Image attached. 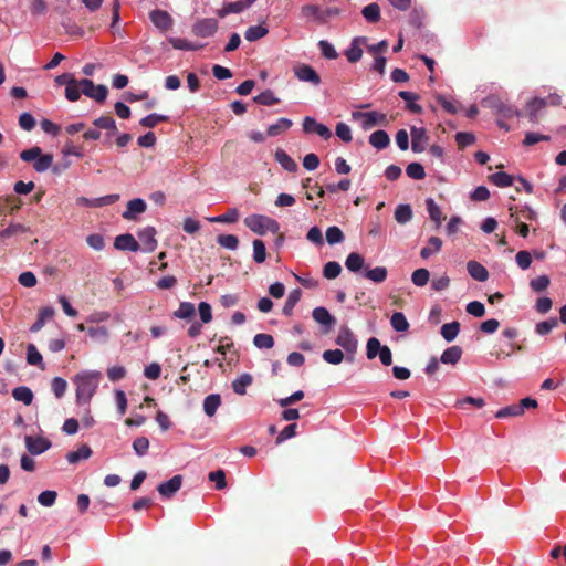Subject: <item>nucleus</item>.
<instances>
[{
    "label": "nucleus",
    "instance_id": "obj_1",
    "mask_svg": "<svg viewBox=\"0 0 566 566\" xmlns=\"http://www.w3.org/2000/svg\"><path fill=\"white\" fill-rule=\"evenodd\" d=\"M101 378L102 374L97 370H84L74 376L73 382L76 385L77 403L90 402L97 390Z\"/></svg>",
    "mask_w": 566,
    "mask_h": 566
},
{
    "label": "nucleus",
    "instance_id": "obj_2",
    "mask_svg": "<svg viewBox=\"0 0 566 566\" xmlns=\"http://www.w3.org/2000/svg\"><path fill=\"white\" fill-rule=\"evenodd\" d=\"M243 222L245 227L259 235H264L266 232L277 233L280 230L279 222L264 214H251Z\"/></svg>",
    "mask_w": 566,
    "mask_h": 566
},
{
    "label": "nucleus",
    "instance_id": "obj_3",
    "mask_svg": "<svg viewBox=\"0 0 566 566\" xmlns=\"http://www.w3.org/2000/svg\"><path fill=\"white\" fill-rule=\"evenodd\" d=\"M488 102L497 116V125L505 130H509L510 127L504 123V119L521 116V112L514 105L506 104L500 98L491 97Z\"/></svg>",
    "mask_w": 566,
    "mask_h": 566
},
{
    "label": "nucleus",
    "instance_id": "obj_4",
    "mask_svg": "<svg viewBox=\"0 0 566 566\" xmlns=\"http://www.w3.org/2000/svg\"><path fill=\"white\" fill-rule=\"evenodd\" d=\"M356 272H361L364 277L377 284L385 282L388 275V271L385 266H376L374 269L366 266L364 258L357 253Z\"/></svg>",
    "mask_w": 566,
    "mask_h": 566
},
{
    "label": "nucleus",
    "instance_id": "obj_5",
    "mask_svg": "<svg viewBox=\"0 0 566 566\" xmlns=\"http://www.w3.org/2000/svg\"><path fill=\"white\" fill-rule=\"evenodd\" d=\"M367 358L374 359L377 355L380 358V361L385 366H390L392 364V354L388 346H381L380 342L376 337H371L367 342Z\"/></svg>",
    "mask_w": 566,
    "mask_h": 566
},
{
    "label": "nucleus",
    "instance_id": "obj_6",
    "mask_svg": "<svg viewBox=\"0 0 566 566\" xmlns=\"http://www.w3.org/2000/svg\"><path fill=\"white\" fill-rule=\"evenodd\" d=\"M356 120H359L360 126L365 130H369L376 126H387L389 120L387 115L380 112H356Z\"/></svg>",
    "mask_w": 566,
    "mask_h": 566
},
{
    "label": "nucleus",
    "instance_id": "obj_7",
    "mask_svg": "<svg viewBox=\"0 0 566 566\" xmlns=\"http://www.w3.org/2000/svg\"><path fill=\"white\" fill-rule=\"evenodd\" d=\"M80 85L81 91L85 96L93 98L98 103H103L107 97L108 90L103 84L95 85L93 81L83 78L80 80Z\"/></svg>",
    "mask_w": 566,
    "mask_h": 566
},
{
    "label": "nucleus",
    "instance_id": "obj_8",
    "mask_svg": "<svg viewBox=\"0 0 566 566\" xmlns=\"http://www.w3.org/2000/svg\"><path fill=\"white\" fill-rule=\"evenodd\" d=\"M217 30L218 21L212 18L200 19L192 25V33L200 38L211 36Z\"/></svg>",
    "mask_w": 566,
    "mask_h": 566
},
{
    "label": "nucleus",
    "instance_id": "obj_9",
    "mask_svg": "<svg viewBox=\"0 0 566 566\" xmlns=\"http://www.w3.org/2000/svg\"><path fill=\"white\" fill-rule=\"evenodd\" d=\"M303 130L306 134H317L319 137L324 138L325 140H327L332 137V132L327 126L316 122L315 118L310 117V116L305 117L303 120Z\"/></svg>",
    "mask_w": 566,
    "mask_h": 566
},
{
    "label": "nucleus",
    "instance_id": "obj_10",
    "mask_svg": "<svg viewBox=\"0 0 566 566\" xmlns=\"http://www.w3.org/2000/svg\"><path fill=\"white\" fill-rule=\"evenodd\" d=\"M312 316L316 323L322 325V333L327 334L331 332L333 326L336 324L335 317H333L325 307H315L312 312Z\"/></svg>",
    "mask_w": 566,
    "mask_h": 566
},
{
    "label": "nucleus",
    "instance_id": "obj_11",
    "mask_svg": "<svg viewBox=\"0 0 566 566\" xmlns=\"http://www.w3.org/2000/svg\"><path fill=\"white\" fill-rule=\"evenodd\" d=\"M150 21L155 24L157 29L161 32L168 31L172 27V18L165 10H153L149 13Z\"/></svg>",
    "mask_w": 566,
    "mask_h": 566
},
{
    "label": "nucleus",
    "instance_id": "obj_12",
    "mask_svg": "<svg viewBox=\"0 0 566 566\" xmlns=\"http://www.w3.org/2000/svg\"><path fill=\"white\" fill-rule=\"evenodd\" d=\"M182 484V476L177 474L174 475L170 480L160 483L157 486V491L163 497H171L175 493H177Z\"/></svg>",
    "mask_w": 566,
    "mask_h": 566
},
{
    "label": "nucleus",
    "instance_id": "obj_13",
    "mask_svg": "<svg viewBox=\"0 0 566 566\" xmlns=\"http://www.w3.org/2000/svg\"><path fill=\"white\" fill-rule=\"evenodd\" d=\"M25 446L30 453L41 454L51 447V442L43 437H25Z\"/></svg>",
    "mask_w": 566,
    "mask_h": 566
},
{
    "label": "nucleus",
    "instance_id": "obj_14",
    "mask_svg": "<svg viewBox=\"0 0 566 566\" xmlns=\"http://www.w3.org/2000/svg\"><path fill=\"white\" fill-rule=\"evenodd\" d=\"M114 247L117 250L133 251V252L138 251L140 248L138 241L130 233L117 235L114 241Z\"/></svg>",
    "mask_w": 566,
    "mask_h": 566
},
{
    "label": "nucleus",
    "instance_id": "obj_15",
    "mask_svg": "<svg viewBox=\"0 0 566 566\" xmlns=\"http://www.w3.org/2000/svg\"><path fill=\"white\" fill-rule=\"evenodd\" d=\"M137 235L146 252H153L156 249L157 241L155 239L156 230L154 227L149 226L139 230Z\"/></svg>",
    "mask_w": 566,
    "mask_h": 566
},
{
    "label": "nucleus",
    "instance_id": "obj_16",
    "mask_svg": "<svg viewBox=\"0 0 566 566\" xmlns=\"http://www.w3.org/2000/svg\"><path fill=\"white\" fill-rule=\"evenodd\" d=\"M147 209L145 200L140 198L128 201L127 209L123 212L122 217L126 220H136V216L144 213Z\"/></svg>",
    "mask_w": 566,
    "mask_h": 566
},
{
    "label": "nucleus",
    "instance_id": "obj_17",
    "mask_svg": "<svg viewBox=\"0 0 566 566\" xmlns=\"http://www.w3.org/2000/svg\"><path fill=\"white\" fill-rule=\"evenodd\" d=\"M295 75L300 81L310 82L314 85L321 83V77L317 72L310 65L303 64L295 69Z\"/></svg>",
    "mask_w": 566,
    "mask_h": 566
},
{
    "label": "nucleus",
    "instance_id": "obj_18",
    "mask_svg": "<svg viewBox=\"0 0 566 566\" xmlns=\"http://www.w3.org/2000/svg\"><path fill=\"white\" fill-rule=\"evenodd\" d=\"M302 18L307 21H314L317 23H325L323 9L316 4H305L301 8Z\"/></svg>",
    "mask_w": 566,
    "mask_h": 566
},
{
    "label": "nucleus",
    "instance_id": "obj_19",
    "mask_svg": "<svg viewBox=\"0 0 566 566\" xmlns=\"http://www.w3.org/2000/svg\"><path fill=\"white\" fill-rule=\"evenodd\" d=\"M411 148L415 153H422L424 150V143L428 140L427 132L424 128L411 127Z\"/></svg>",
    "mask_w": 566,
    "mask_h": 566
},
{
    "label": "nucleus",
    "instance_id": "obj_20",
    "mask_svg": "<svg viewBox=\"0 0 566 566\" xmlns=\"http://www.w3.org/2000/svg\"><path fill=\"white\" fill-rule=\"evenodd\" d=\"M255 0H240L235 2H229L223 6L222 9L218 11V15L220 18H224L230 13H239L242 12L245 8L250 7Z\"/></svg>",
    "mask_w": 566,
    "mask_h": 566
},
{
    "label": "nucleus",
    "instance_id": "obj_21",
    "mask_svg": "<svg viewBox=\"0 0 566 566\" xmlns=\"http://www.w3.org/2000/svg\"><path fill=\"white\" fill-rule=\"evenodd\" d=\"M547 105V101L545 98H534L527 104V115L528 119L532 123H537L539 119V112L544 109Z\"/></svg>",
    "mask_w": 566,
    "mask_h": 566
},
{
    "label": "nucleus",
    "instance_id": "obj_22",
    "mask_svg": "<svg viewBox=\"0 0 566 566\" xmlns=\"http://www.w3.org/2000/svg\"><path fill=\"white\" fill-rule=\"evenodd\" d=\"M467 269L471 277L479 282H485L489 279V272L486 268L476 261H469Z\"/></svg>",
    "mask_w": 566,
    "mask_h": 566
},
{
    "label": "nucleus",
    "instance_id": "obj_23",
    "mask_svg": "<svg viewBox=\"0 0 566 566\" xmlns=\"http://www.w3.org/2000/svg\"><path fill=\"white\" fill-rule=\"evenodd\" d=\"M221 405L219 394H210L203 400V411L208 417H213Z\"/></svg>",
    "mask_w": 566,
    "mask_h": 566
},
{
    "label": "nucleus",
    "instance_id": "obj_24",
    "mask_svg": "<svg viewBox=\"0 0 566 566\" xmlns=\"http://www.w3.org/2000/svg\"><path fill=\"white\" fill-rule=\"evenodd\" d=\"M399 97L407 102V109L410 111L413 114H421L422 107L416 103L417 99H419V96L416 93L407 92V91H400Z\"/></svg>",
    "mask_w": 566,
    "mask_h": 566
},
{
    "label": "nucleus",
    "instance_id": "obj_25",
    "mask_svg": "<svg viewBox=\"0 0 566 566\" xmlns=\"http://www.w3.org/2000/svg\"><path fill=\"white\" fill-rule=\"evenodd\" d=\"M275 160L287 171L293 172L297 169V164L283 149H276L274 154Z\"/></svg>",
    "mask_w": 566,
    "mask_h": 566
},
{
    "label": "nucleus",
    "instance_id": "obj_26",
    "mask_svg": "<svg viewBox=\"0 0 566 566\" xmlns=\"http://www.w3.org/2000/svg\"><path fill=\"white\" fill-rule=\"evenodd\" d=\"M369 143L376 149H385L389 145L390 138H389V135L385 130L379 129V130L374 132L369 136Z\"/></svg>",
    "mask_w": 566,
    "mask_h": 566
},
{
    "label": "nucleus",
    "instance_id": "obj_27",
    "mask_svg": "<svg viewBox=\"0 0 566 566\" xmlns=\"http://www.w3.org/2000/svg\"><path fill=\"white\" fill-rule=\"evenodd\" d=\"M93 125L101 129H106L107 136L117 134L116 122L112 116H101L93 122Z\"/></svg>",
    "mask_w": 566,
    "mask_h": 566
},
{
    "label": "nucleus",
    "instance_id": "obj_28",
    "mask_svg": "<svg viewBox=\"0 0 566 566\" xmlns=\"http://www.w3.org/2000/svg\"><path fill=\"white\" fill-rule=\"evenodd\" d=\"M462 356V349L460 346H451L447 348L441 355V363L455 365Z\"/></svg>",
    "mask_w": 566,
    "mask_h": 566
},
{
    "label": "nucleus",
    "instance_id": "obj_29",
    "mask_svg": "<svg viewBox=\"0 0 566 566\" xmlns=\"http://www.w3.org/2000/svg\"><path fill=\"white\" fill-rule=\"evenodd\" d=\"M54 315V310L52 307H42L38 313L36 321L30 327L32 333L39 332L45 324L48 319H50Z\"/></svg>",
    "mask_w": 566,
    "mask_h": 566
},
{
    "label": "nucleus",
    "instance_id": "obj_30",
    "mask_svg": "<svg viewBox=\"0 0 566 566\" xmlns=\"http://www.w3.org/2000/svg\"><path fill=\"white\" fill-rule=\"evenodd\" d=\"M92 455V449L87 444L81 446L76 451H71L66 454L69 463L74 464L81 460H86Z\"/></svg>",
    "mask_w": 566,
    "mask_h": 566
},
{
    "label": "nucleus",
    "instance_id": "obj_31",
    "mask_svg": "<svg viewBox=\"0 0 566 566\" xmlns=\"http://www.w3.org/2000/svg\"><path fill=\"white\" fill-rule=\"evenodd\" d=\"M252 381L253 377L250 374L244 373L232 381V389L238 395H245L247 387L250 386Z\"/></svg>",
    "mask_w": 566,
    "mask_h": 566
},
{
    "label": "nucleus",
    "instance_id": "obj_32",
    "mask_svg": "<svg viewBox=\"0 0 566 566\" xmlns=\"http://www.w3.org/2000/svg\"><path fill=\"white\" fill-rule=\"evenodd\" d=\"M240 213L237 208L228 209L223 214L208 218L209 222L216 223H234L239 220Z\"/></svg>",
    "mask_w": 566,
    "mask_h": 566
},
{
    "label": "nucleus",
    "instance_id": "obj_33",
    "mask_svg": "<svg viewBox=\"0 0 566 566\" xmlns=\"http://www.w3.org/2000/svg\"><path fill=\"white\" fill-rule=\"evenodd\" d=\"M195 315L196 308L190 302H181L178 310L174 312V317L180 319H192Z\"/></svg>",
    "mask_w": 566,
    "mask_h": 566
},
{
    "label": "nucleus",
    "instance_id": "obj_34",
    "mask_svg": "<svg viewBox=\"0 0 566 566\" xmlns=\"http://www.w3.org/2000/svg\"><path fill=\"white\" fill-rule=\"evenodd\" d=\"M426 206L430 219L433 222H436V227L439 228L443 219L440 207L436 203V201L432 198L426 199Z\"/></svg>",
    "mask_w": 566,
    "mask_h": 566
},
{
    "label": "nucleus",
    "instance_id": "obj_35",
    "mask_svg": "<svg viewBox=\"0 0 566 566\" xmlns=\"http://www.w3.org/2000/svg\"><path fill=\"white\" fill-rule=\"evenodd\" d=\"M12 396L17 401L30 406L33 401V392L29 387L20 386L13 389Z\"/></svg>",
    "mask_w": 566,
    "mask_h": 566
},
{
    "label": "nucleus",
    "instance_id": "obj_36",
    "mask_svg": "<svg viewBox=\"0 0 566 566\" xmlns=\"http://www.w3.org/2000/svg\"><path fill=\"white\" fill-rule=\"evenodd\" d=\"M442 247V240L438 237H431L428 240V245L423 247L420 251V255L423 259H428L433 253L439 252Z\"/></svg>",
    "mask_w": 566,
    "mask_h": 566
},
{
    "label": "nucleus",
    "instance_id": "obj_37",
    "mask_svg": "<svg viewBox=\"0 0 566 566\" xmlns=\"http://www.w3.org/2000/svg\"><path fill=\"white\" fill-rule=\"evenodd\" d=\"M412 216L413 213L410 205H399L395 210V220L400 224L409 222L412 219Z\"/></svg>",
    "mask_w": 566,
    "mask_h": 566
},
{
    "label": "nucleus",
    "instance_id": "obj_38",
    "mask_svg": "<svg viewBox=\"0 0 566 566\" xmlns=\"http://www.w3.org/2000/svg\"><path fill=\"white\" fill-rule=\"evenodd\" d=\"M361 14L367 22L376 23L380 19V7L376 2L370 3L363 9Z\"/></svg>",
    "mask_w": 566,
    "mask_h": 566
},
{
    "label": "nucleus",
    "instance_id": "obj_39",
    "mask_svg": "<svg viewBox=\"0 0 566 566\" xmlns=\"http://www.w3.org/2000/svg\"><path fill=\"white\" fill-rule=\"evenodd\" d=\"M460 332V323L454 321L443 324L441 327V335L447 342H452Z\"/></svg>",
    "mask_w": 566,
    "mask_h": 566
},
{
    "label": "nucleus",
    "instance_id": "obj_40",
    "mask_svg": "<svg viewBox=\"0 0 566 566\" xmlns=\"http://www.w3.org/2000/svg\"><path fill=\"white\" fill-rule=\"evenodd\" d=\"M392 328L397 332H407L409 329V323L401 312H395L390 318Z\"/></svg>",
    "mask_w": 566,
    "mask_h": 566
},
{
    "label": "nucleus",
    "instance_id": "obj_41",
    "mask_svg": "<svg viewBox=\"0 0 566 566\" xmlns=\"http://www.w3.org/2000/svg\"><path fill=\"white\" fill-rule=\"evenodd\" d=\"M253 344L260 349H270L274 346V338L270 334L260 333L253 337Z\"/></svg>",
    "mask_w": 566,
    "mask_h": 566
},
{
    "label": "nucleus",
    "instance_id": "obj_42",
    "mask_svg": "<svg viewBox=\"0 0 566 566\" xmlns=\"http://www.w3.org/2000/svg\"><path fill=\"white\" fill-rule=\"evenodd\" d=\"M490 181L497 187H510L513 185V177L506 172L499 171L489 177Z\"/></svg>",
    "mask_w": 566,
    "mask_h": 566
},
{
    "label": "nucleus",
    "instance_id": "obj_43",
    "mask_svg": "<svg viewBox=\"0 0 566 566\" xmlns=\"http://www.w3.org/2000/svg\"><path fill=\"white\" fill-rule=\"evenodd\" d=\"M53 164V155L51 154H42L38 159L33 163V168L38 172L46 171L52 167Z\"/></svg>",
    "mask_w": 566,
    "mask_h": 566
},
{
    "label": "nucleus",
    "instance_id": "obj_44",
    "mask_svg": "<svg viewBox=\"0 0 566 566\" xmlns=\"http://www.w3.org/2000/svg\"><path fill=\"white\" fill-rule=\"evenodd\" d=\"M292 126V120L287 118H280L275 124L270 125L268 127V135L269 136H277L282 132L287 130Z\"/></svg>",
    "mask_w": 566,
    "mask_h": 566
},
{
    "label": "nucleus",
    "instance_id": "obj_45",
    "mask_svg": "<svg viewBox=\"0 0 566 566\" xmlns=\"http://www.w3.org/2000/svg\"><path fill=\"white\" fill-rule=\"evenodd\" d=\"M27 361L30 365L40 366L42 369L44 368L42 355L33 344H29L27 347Z\"/></svg>",
    "mask_w": 566,
    "mask_h": 566
},
{
    "label": "nucleus",
    "instance_id": "obj_46",
    "mask_svg": "<svg viewBox=\"0 0 566 566\" xmlns=\"http://www.w3.org/2000/svg\"><path fill=\"white\" fill-rule=\"evenodd\" d=\"M268 29L262 25H253L247 29L244 36L248 41L254 42L268 34Z\"/></svg>",
    "mask_w": 566,
    "mask_h": 566
},
{
    "label": "nucleus",
    "instance_id": "obj_47",
    "mask_svg": "<svg viewBox=\"0 0 566 566\" xmlns=\"http://www.w3.org/2000/svg\"><path fill=\"white\" fill-rule=\"evenodd\" d=\"M253 101L260 105L271 106L277 104L280 101L276 98L271 90H265L259 95L253 97Z\"/></svg>",
    "mask_w": 566,
    "mask_h": 566
},
{
    "label": "nucleus",
    "instance_id": "obj_48",
    "mask_svg": "<svg viewBox=\"0 0 566 566\" xmlns=\"http://www.w3.org/2000/svg\"><path fill=\"white\" fill-rule=\"evenodd\" d=\"M342 272V265L336 261L327 262L323 268V275L327 280L336 279Z\"/></svg>",
    "mask_w": 566,
    "mask_h": 566
},
{
    "label": "nucleus",
    "instance_id": "obj_49",
    "mask_svg": "<svg viewBox=\"0 0 566 566\" xmlns=\"http://www.w3.org/2000/svg\"><path fill=\"white\" fill-rule=\"evenodd\" d=\"M253 260L256 263H263L266 259V249L262 240L255 239L253 241Z\"/></svg>",
    "mask_w": 566,
    "mask_h": 566
},
{
    "label": "nucleus",
    "instance_id": "obj_50",
    "mask_svg": "<svg viewBox=\"0 0 566 566\" xmlns=\"http://www.w3.org/2000/svg\"><path fill=\"white\" fill-rule=\"evenodd\" d=\"M300 296H301V291L300 290H294V291H292L289 294L287 300H286V302H285V304L283 306V310H282L284 315H286V316L292 315L294 306L300 301Z\"/></svg>",
    "mask_w": 566,
    "mask_h": 566
},
{
    "label": "nucleus",
    "instance_id": "obj_51",
    "mask_svg": "<svg viewBox=\"0 0 566 566\" xmlns=\"http://www.w3.org/2000/svg\"><path fill=\"white\" fill-rule=\"evenodd\" d=\"M217 242L226 249L235 250L239 245V239L234 234H220L217 237Z\"/></svg>",
    "mask_w": 566,
    "mask_h": 566
},
{
    "label": "nucleus",
    "instance_id": "obj_52",
    "mask_svg": "<svg viewBox=\"0 0 566 566\" xmlns=\"http://www.w3.org/2000/svg\"><path fill=\"white\" fill-rule=\"evenodd\" d=\"M167 120H168V116H166V115L150 114V115H147L144 118H142L139 124L143 127L154 128L159 123L167 122Z\"/></svg>",
    "mask_w": 566,
    "mask_h": 566
},
{
    "label": "nucleus",
    "instance_id": "obj_53",
    "mask_svg": "<svg viewBox=\"0 0 566 566\" xmlns=\"http://www.w3.org/2000/svg\"><path fill=\"white\" fill-rule=\"evenodd\" d=\"M325 234L326 241L331 245L340 243L344 240L343 231L336 226L328 227Z\"/></svg>",
    "mask_w": 566,
    "mask_h": 566
},
{
    "label": "nucleus",
    "instance_id": "obj_54",
    "mask_svg": "<svg viewBox=\"0 0 566 566\" xmlns=\"http://www.w3.org/2000/svg\"><path fill=\"white\" fill-rule=\"evenodd\" d=\"M28 231V228L21 223H11L8 228L0 231V242L9 237L24 233Z\"/></svg>",
    "mask_w": 566,
    "mask_h": 566
},
{
    "label": "nucleus",
    "instance_id": "obj_55",
    "mask_svg": "<svg viewBox=\"0 0 566 566\" xmlns=\"http://www.w3.org/2000/svg\"><path fill=\"white\" fill-rule=\"evenodd\" d=\"M551 284V280L547 275H539L536 279L531 280L530 287L536 292L541 293L547 290Z\"/></svg>",
    "mask_w": 566,
    "mask_h": 566
},
{
    "label": "nucleus",
    "instance_id": "obj_56",
    "mask_svg": "<svg viewBox=\"0 0 566 566\" xmlns=\"http://www.w3.org/2000/svg\"><path fill=\"white\" fill-rule=\"evenodd\" d=\"M430 279V272L427 269H418L413 271L411 275V281L417 286H424Z\"/></svg>",
    "mask_w": 566,
    "mask_h": 566
},
{
    "label": "nucleus",
    "instance_id": "obj_57",
    "mask_svg": "<svg viewBox=\"0 0 566 566\" xmlns=\"http://www.w3.org/2000/svg\"><path fill=\"white\" fill-rule=\"evenodd\" d=\"M558 321L556 317H551L547 321L539 322L536 324L535 331L538 335H547L553 328L557 327Z\"/></svg>",
    "mask_w": 566,
    "mask_h": 566
},
{
    "label": "nucleus",
    "instance_id": "obj_58",
    "mask_svg": "<svg viewBox=\"0 0 566 566\" xmlns=\"http://www.w3.org/2000/svg\"><path fill=\"white\" fill-rule=\"evenodd\" d=\"M323 359L332 365H338L344 359V353L340 349H327L323 353Z\"/></svg>",
    "mask_w": 566,
    "mask_h": 566
},
{
    "label": "nucleus",
    "instance_id": "obj_59",
    "mask_svg": "<svg viewBox=\"0 0 566 566\" xmlns=\"http://www.w3.org/2000/svg\"><path fill=\"white\" fill-rule=\"evenodd\" d=\"M407 175L416 180H421L426 177L424 168L419 163H411L407 166Z\"/></svg>",
    "mask_w": 566,
    "mask_h": 566
},
{
    "label": "nucleus",
    "instance_id": "obj_60",
    "mask_svg": "<svg viewBox=\"0 0 566 566\" xmlns=\"http://www.w3.org/2000/svg\"><path fill=\"white\" fill-rule=\"evenodd\" d=\"M21 208V201L18 198H7L6 203H0V214L13 213Z\"/></svg>",
    "mask_w": 566,
    "mask_h": 566
},
{
    "label": "nucleus",
    "instance_id": "obj_61",
    "mask_svg": "<svg viewBox=\"0 0 566 566\" xmlns=\"http://www.w3.org/2000/svg\"><path fill=\"white\" fill-rule=\"evenodd\" d=\"M51 388L56 398H62L65 395L67 382L61 377H54L51 382Z\"/></svg>",
    "mask_w": 566,
    "mask_h": 566
},
{
    "label": "nucleus",
    "instance_id": "obj_62",
    "mask_svg": "<svg viewBox=\"0 0 566 566\" xmlns=\"http://www.w3.org/2000/svg\"><path fill=\"white\" fill-rule=\"evenodd\" d=\"M81 85L80 81L75 80V83H71L65 87V97L70 102H76L81 97Z\"/></svg>",
    "mask_w": 566,
    "mask_h": 566
},
{
    "label": "nucleus",
    "instance_id": "obj_63",
    "mask_svg": "<svg viewBox=\"0 0 566 566\" xmlns=\"http://www.w3.org/2000/svg\"><path fill=\"white\" fill-rule=\"evenodd\" d=\"M133 449L135 453L139 457L145 455L149 449V440L146 437L136 438L133 441Z\"/></svg>",
    "mask_w": 566,
    "mask_h": 566
},
{
    "label": "nucleus",
    "instance_id": "obj_64",
    "mask_svg": "<svg viewBox=\"0 0 566 566\" xmlns=\"http://www.w3.org/2000/svg\"><path fill=\"white\" fill-rule=\"evenodd\" d=\"M455 142L459 149H463L475 142V136L471 133L460 132L455 135Z\"/></svg>",
    "mask_w": 566,
    "mask_h": 566
}]
</instances>
